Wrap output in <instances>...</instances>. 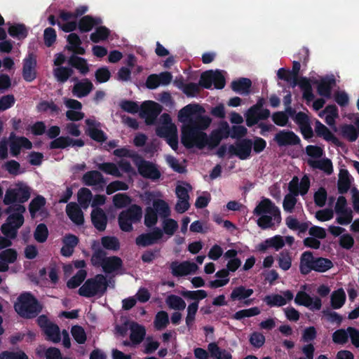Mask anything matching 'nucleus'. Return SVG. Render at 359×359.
Listing matches in <instances>:
<instances>
[{
	"label": "nucleus",
	"mask_w": 359,
	"mask_h": 359,
	"mask_svg": "<svg viewBox=\"0 0 359 359\" xmlns=\"http://www.w3.org/2000/svg\"><path fill=\"white\" fill-rule=\"evenodd\" d=\"M78 242L79 239L76 236L72 234L65 236L63 238V246L61 249L62 255L65 257H70Z\"/></svg>",
	"instance_id": "28"
},
{
	"label": "nucleus",
	"mask_w": 359,
	"mask_h": 359,
	"mask_svg": "<svg viewBox=\"0 0 359 359\" xmlns=\"http://www.w3.org/2000/svg\"><path fill=\"white\" fill-rule=\"evenodd\" d=\"M181 294L185 298L194 300L203 299L208 296L206 291L203 290H199L196 291L185 290L182 292Z\"/></svg>",
	"instance_id": "60"
},
{
	"label": "nucleus",
	"mask_w": 359,
	"mask_h": 359,
	"mask_svg": "<svg viewBox=\"0 0 359 359\" xmlns=\"http://www.w3.org/2000/svg\"><path fill=\"white\" fill-rule=\"evenodd\" d=\"M261 119L259 109L257 107H252L246 113V123L252 126Z\"/></svg>",
	"instance_id": "54"
},
{
	"label": "nucleus",
	"mask_w": 359,
	"mask_h": 359,
	"mask_svg": "<svg viewBox=\"0 0 359 359\" xmlns=\"http://www.w3.org/2000/svg\"><path fill=\"white\" fill-rule=\"evenodd\" d=\"M48 235L46 226L43 224H39L34 232V238L39 243H43L46 241Z\"/></svg>",
	"instance_id": "63"
},
{
	"label": "nucleus",
	"mask_w": 359,
	"mask_h": 359,
	"mask_svg": "<svg viewBox=\"0 0 359 359\" xmlns=\"http://www.w3.org/2000/svg\"><path fill=\"white\" fill-rule=\"evenodd\" d=\"M215 280L209 283V286L212 288L221 287L226 285L229 281V271L226 269H222L215 273Z\"/></svg>",
	"instance_id": "33"
},
{
	"label": "nucleus",
	"mask_w": 359,
	"mask_h": 359,
	"mask_svg": "<svg viewBox=\"0 0 359 359\" xmlns=\"http://www.w3.org/2000/svg\"><path fill=\"white\" fill-rule=\"evenodd\" d=\"M92 222L95 228L100 231H103L107 224V217L105 213L101 209L96 208L91 213Z\"/></svg>",
	"instance_id": "32"
},
{
	"label": "nucleus",
	"mask_w": 359,
	"mask_h": 359,
	"mask_svg": "<svg viewBox=\"0 0 359 359\" xmlns=\"http://www.w3.org/2000/svg\"><path fill=\"white\" fill-rule=\"evenodd\" d=\"M72 70L67 67H57L53 69V74L56 79L62 83L65 82L71 76Z\"/></svg>",
	"instance_id": "51"
},
{
	"label": "nucleus",
	"mask_w": 359,
	"mask_h": 359,
	"mask_svg": "<svg viewBox=\"0 0 359 359\" xmlns=\"http://www.w3.org/2000/svg\"><path fill=\"white\" fill-rule=\"evenodd\" d=\"M250 86V80L245 78L241 79L238 81H234L231 83L232 89L240 94L248 93Z\"/></svg>",
	"instance_id": "39"
},
{
	"label": "nucleus",
	"mask_w": 359,
	"mask_h": 359,
	"mask_svg": "<svg viewBox=\"0 0 359 359\" xmlns=\"http://www.w3.org/2000/svg\"><path fill=\"white\" fill-rule=\"evenodd\" d=\"M162 111L161 106L153 101H145L141 105L140 116L147 124H152Z\"/></svg>",
	"instance_id": "15"
},
{
	"label": "nucleus",
	"mask_w": 359,
	"mask_h": 359,
	"mask_svg": "<svg viewBox=\"0 0 359 359\" xmlns=\"http://www.w3.org/2000/svg\"><path fill=\"white\" fill-rule=\"evenodd\" d=\"M341 134L344 137L351 142L355 141L358 136L356 128L352 125H345L342 126Z\"/></svg>",
	"instance_id": "55"
},
{
	"label": "nucleus",
	"mask_w": 359,
	"mask_h": 359,
	"mask_svg": "<svg viewBox=\"0 0 359 359\" xmlns=\"http://www.w3.org/2000/svg\"><path fill=\"white\" fill-rule=\"evenodd\" d=\"M163 240V231L159 228H155L153 231L137 237L136 244L140 246L145 247L157 243Z\"/></svg>",
	"instance_id": "18"
},
{
	"label": "nucleus",
	"mask_w": 359,
	"mask_h": 359,
	"mask_svg": "<svg viewBox=\"0 0 359 359\" xmlns=\"http://www.w3.org/2000/svg\"><path fill=\"white\" fill-rule=\"evenodd\" d=\"M163 232L168 235L169 237L174 235L175 232L178 229V223L173 219H165L162 224Z\"/></svg>",
	"instance_id": "48"
},
{
	"label": "nucleus",
	"mask_w": 359,
	"mask_h": 359,
	"mask_svg": "<svg viewBox=\"0 0 359 359\" xmlns=\"http://www.w3.org/2000/svg\"><path fill=\"white\" fill-rule=\"evenodd\" d=\"M308 162L313 168L323 170L327 174H330L332 172V163L327 158L320 160L309 159Z\"/></svg>",
	"instance_id": "40"
},
{
	"label": "nucleus",
	"mask_w": 359,
	"mask_h": 359,
	"mask_svg": "<svg viewBox=\"0 0 359 359\" xmlns=\"http://www.w3.org/2000/svg\"><path fill=\"white\" fill-rule=\"evenodd\" d=\"M165 303L170 309L174 310H184L186 308V303L184 299L175 294L168 296Z\"/></svg>",
	"instance_id": "38"
},
{
	"label": "nucleus",
	"mask_w": 359,
	"mask_h": 359,
	"mask_svg": "<svg viewBox=\"0 0 359 359\" xmlns=\"http://www.w3.org/2000/svg\"><path fill=\"white\" fill-rule=\"evenodd\" d=\"M8 33L11 36L20 39L26 37L27 31L23 25L15 24L8 28Z\"/></svg>",
	"instance_id": "52"
},
{
	"label": "nucleus",
	"mask_w": 359,
	"mask_h": 359,
	"mask_svg": "<svg viewBox=\"0 0 359 359\" xmlns=\"http://www.w3.org/2000/svg\"><path fill=\"white\" fill-rule=\"evenodd\" d=\"M170 269L173 276H184L195 273L198 271V266L195 263L188 261L174 262L170 264Z\"/></svg>",
	"instance_id": "17"
},
{
	"label": "nucleus",
	"mask_w": 359,
	"mask_h": 359,
	"mask_svg": "<svg viewBox=\"0 0 359 359\" xmlns=\"http://www.w3.org/2000/svg\"><path fill=\"white\" fill-rule=\"evenodd\" d=\"M87 11V7L82 6L76 9L74 13L62 11L57 22L58 26L65 32H69L76 28V19Z\"/></svg>",
	"instance_id": "11"
},
{
	"label": "nucleus",
	"mask_w": 359,
	"mask_h": 359,
	"mask_svg": "<svg viewBox=\"0 0 359 359\" xmlns=\"http://www.w3.org/2000/svg\"><path fill=\"white\" fill-rule=\"evenodd\" d=\"M101 23L100 18L93 19L90 16L83 17L79 22V28L83 32H88L93 25Z\"/></svg>",
	"instance_id": "53"
},
{
	"label": "nucleus",
	"mask_w": 359,
	"mask_h": 359,
	"mask_svg": "<svg viewBox=\"0 0 359 359\" xmlns=\"http://www.w3.org/2000/svg\"><path fill=\"white\" fill-rule=\"evenodd\" d=\"M82 182L86 185L91 187L102 186L104 184L102 175L96 170L86 172L82 177Z\"/></svg>",
	"instance_id": "26"
},
{
	"label": "nucleus",
	"mask_w": 359,
	"mask_h": 359,
	"mask_svg": "<svg viewBox=\"0 0 359 359\" xmlns=\"http://www.w3.org/2000/svg\"><path fill=\"white\" fill-rule=\"evenodd\" d=\"M253 214L258 219L257 224L262 229H275L281 222L280 209L269 198H262L256 205Z\"/></svg>",
	"instance_id": "2"
},
{
	"label": "nucleus",
	"mask_w": 359,
	"mask_h": 359,
	"mask_svg": "<svg viewBox=\"0 0 359 359\" xmlns=\"http://www.w3.org/2000/svg\"><path fill=\"white\" fill-rule=\"evenodd\" d=\"M30 189L24 183H18L6 192L4 203L6 205L19 202L24 203L30 198Z\"/></svg>",
	"instance_id": "9"
},
{
	"label": "nucleus",
	"mask_w": 359,
	"mask_h": 359,
	"mask_svg": "<svg viewBox=\"0 0 359 359\" xmlns=\"http://www.w3.org/2000/svg\"><path fill=\"white\" fill-rule=\"evenodd\" d=\"M97 168L107 175L120 177L122 174L118 167L114 163H103L97 165Z\"/></svg>",
	"instance_id": "41"
},
{
	"label": "nucleus",
	"mask_w": 359,
	"mask_h": 359,
	"mask_svg": "<svg viewBox=\"0 0 359 359\" xmlns=\"http://www.w3.org/2000/svg\"><path fill=\"white\" fill-rule=\"evenodd\" d=\"M214 84L215 87L222 89L224 87V76L220 71H208L202 74L200 79V85L205 88H211Z\"/></svg>",
	"instance_id": "13"
},
{
	"label": "nucleus",
	"mask_w": 359,
	"mask_h": 359,
	"mask_svg": "<svg viewBox=\"0 0 359 359\" xmlns=\"http://www.w3.org/2000/svg\"><path fill=\"white\" fill-rule=\"evenodd\" d=\"M69 45L67 48L76 54L83 55L85 53L84 49L81 46V40L76 34H70L67 36Z\"/></svg>",
	"instance_id": "36"
},
{
	"label": "nucleus",
	"mask_w": 359,
	"mask_h": 359,
	"mask_svg": "<svg viewBox=\"0 0 359 359\" xmlns=\"http://www.w3.org/2000/svg\"><path fill=\"white\" fill-rule=\"evenodd\" d=\"M86 275L87 273L85 270L81 269L79 271L78 273L67 282V287L69 288L77 287L86 278Z\"/></svg>",
	"instance_id": "58"
},
{
	"label": "nucleus",
	"mask_w": 359,
	"mask_h": 359,
	"mask_svg": "<svg viewBox=\"0 0 359 359\" xmlns=\"http://www.w3.org/2000/svg\"><path fill=\"white\" fill-rule=\"evenodd\" d=\"M332 266V262L330 259L320 257L316 259L313 269L318 272H325Z\"/></svg>",
	"instance_id": "50"
},
{
	"label": "nucleus",
	"mask_w": 359,
	"mask_h": 359,
	"mask_svg": "<svg viewBox=\"0 0 359 359\" xmlns=\"http://www.w3.org/2000/svg\"><path fill=\"white\" fill-rule=\"evenodd\" d=\"M135 165L139 173L146 178L157 180L160 177V172L154 164L144 161L140 156H135Z\"/></svg>",
	"instance_id": "14"
},
{
	"label": "nucleus",
	"mask_w": 359,
	"mask_h": 359,
	"mask_svg": "<svg viewBox=\"0 0 359 359\" xmlns=\"http://www.w3.org/2000/svg\"><path fill=\"white\" fill-rule=\"evenodd\" d=\"M315 132L318 136L323 137L325 140L332 141L334 139V135L319 121H316Z\"/></svg>",
	"instance_id": "46"
},
{
	"label": "nucleus",
	"mask_w": 359,
	"mask_h": 359,
	"mask_svg": "<svg viewBox=\"0 0 359 359\" xmlns=\"http://www.w3.org/2000/svg\"><path fill=\"white\" fill-rule=\"evenodd\" d=\"M310 187V181L306 175H304L300 182L297 177H293L289 184V190L294 196L304 195L307 193Z\"/></svg>",
	"instance_id": "21"
},
{
	"label": "nucleus",
	"mask_w": 359,
	"mask_h": 359,
	"mask_svg": "<svg viewBox=\"0 0 359 359\" xmlns=\"http://www.w3.org/2000/svg\"><path fill=\"white\" fill-rule=\"evenodd\" d=\"M294 297L290 290H285L281 294H273L264 297V301L269 306H282L292 301Z\"/></svg>",
	"instance_id": "20"
},
{
	"label": "nucleus",
	"mask_w": 359,
	"mask_h": 359,
	"mask_svg": "<svg viewBox=\"0 0 359 359\" xmlns=\"http://www.w3.org/2000/svg\"><path fill=\"white\" fill-rule=\"evenodd\" d=\"M91 262L95 266H101L105 273H113L118 271L122 265L121 259L118 257H106L103 252L94 253Z\"/></svg>",
	"instance_id": "7"
},
{
	"label": "nucleus",
	"mask_w": 359,
	"mask_h": 359,
	"mask_svg": "<svg viewBox=\"0 0 359 359\" xmlns=\"http://www.w3.org/2000/svg\"><path fill=\"white\" fill-rule=\"evenodd\" d=\"M86 123L87 126L86 133L92 139L97 142H103L106 140L104 133L100 130V123L96 120L88 118L86 120Z\"/></svg>",
	"instance_id": "23"
},
{
	"label": "nucleus",
	"mask_w": 359,
	"mask_h": 359,
	"mask_svg": "<svg viewBox=\"0 0 359 359\" xmlns=\"http://www.w3.org/2000/svg\"><path fill=\"white\" fill-rule=\"evenodd\" d=\"M45 199L42 196H37L29 204V212L32 217H35L45 205Z\"/></svg>",
	"instance_id": "47"
},
{
	"label": "nucleus",
	"mask_w": 359,
	"mask_h": 359,
	"mask_svg": "<svg viewBox=\"0 0 359 359\" xmlns=\"http://www.w3.org/2000/svg\"><path fill=\"white\" fill-rule=\"evenodd\" d=\"M191 187L184 182H178L175 188V194L178 198L175 205V210L179 213H183L189 208V195Z\"/></svg>",
	"instance_id": "12"
},
{
	"label": "nucleus",
	"mask_w": 359,
	"mask_h": 359,
	"mask_svg": "<svg viewBox=\"0 0 359 359\" xmlns=\"http://www.w3.org/2000/svg\"><path fill=\"white\" fill-rule=\"evenodd\" d=\"M274 139L280 146L293 145L299 142V138L293 132L288 130L278 133Z\"/></svg>",
	"instance_id": "25"
},
{
	"label": "nucleus",
	"mask_w": 359,
	"mask_h": 359,
	"mask_svg": "<svg viewBox=\"0 0 359 359\" xmlns=\"http://www.w3.org/2000/svg\"><path fill=\"white\" fill-rule=\"evenodd\" d=\"M208 351L212 357L215 359H232L230 352L221 349L216 343H210L208 346Z\"/></svg>",
	"instance_id": "34"
},
{
	"label": "nucleus",
	"mask_w": 359,
	"mask_h": 359,
	"mask_svg": "<svg viewBox=\"0 0 359 359\" xmlns=\"http://www.w3.org/2000/svg\"><path fill=\"white\" fill-rule=\"evenodd\" d=\"M278 262V266L281 269L287 271L291 267L292 265L291 256L287 252H281L279 255Z\"/></svg>",
	"instance_id": "64"
},
{
	"label": "nucleus",
	"mask_w": 359,
	"mask_h": 359,
	"mask_svg": "<svg viewBox=\"0 0 359 359\" xmlns=\"http://www.w3.org/2000/svg\"><path fill=\"white\" fill-rule=\"evenodd\" d=\"M294 302L298 305L304 306L311 310L318 311L321 309L322 302L318 297H311L304 291H299L297 292Z\"/></svg>",
	"instance_id": "16"
},
{
	"label": "nucleus",
	"mask_w": 359,
	"mask_h": 359,
	"mask_svg": "<svg viewBox=\"0 0 359 359\" xmlns=\"http://www.w3.org/2000/svg\"><path fill=\"white\" fill-rule=\"evenodd\" d=\"M10 150L13 156L19 154L21 148L30 149L32 147V142L23 137H16L13 133L10 135Z\"/></svg>",
	"instance_id": "22"
},
{
	"label": "nucleus",
	"mask_w": 359,
	"mask_h": 359,
	"mask_svg": "<svg viewBox=\"0 0 359 359\" xmlns=\"http://www.w3.org/2000/svg\"><path fill=\"white\" fill-rule=\"evenodd\" d=\"M93 83L88 79H83L77 82L72 89V93L76 97L81 98L86 96L93 89Z\"/></svg>",
	"instance_id": "27"
},
{
	"label": "nucleus",
	"mask_w": 359,
	"mask_h": 359,
	"mask_svg": "<svg viewBox=\"0 0 359 359\" xmlns=\"http://www.w3.org/2000/svg\"><path fill=\"white\" fill-rule=\"evenodd\" d=\"M113 203L116 208H121L129 205L131 203V199L126 194H118L114 196Z\"/></svg>",
	"instance_id": "61"
},
{
	"label": "nucleus",
	"mask_w": 359,
	"mask_h": 359,
	"mask_svg": "<svg viewBox=\"0 0 359 359\" xmlns=\"http://www.w3.org/2000/svg\"><path fill=\"white\" fill-rule=\"evenodd\" d=\"M36 60L32 55H29L24 60L22 74L27 81H32L36 78Z\"/></svg>",
	"instance_id": "24"
},
{
	"label": "nucleus",
	"mask_w": 359,
	"mask_h": 359,
	"mask_svg": "<svg viewBox=\"0 0 359 359\" xmlns=\"http://www.w3.org/2000/svg\"><path fill=\"white\" fill-rule=\"evenodd\" d=\"M25 211V207L20 204H14L8 207L6 212L9 215L1 226V231L4 235L11 238L16 237L18 230L24 223L23 214Z\"/></svg>",
	"instance_id": "3"
},
{
	"label": "nucleus",
	"mask_w": 359,
	"mask_h": 359,
	"mask_svg": "<svg viewBox=\"0 0 359 359\" xmlns=\"http://www.w3.org/2000/svg\"><path fill=\"white\" fill-rule=\"evenodd\" d=\"M130 329V341L133 344H139L142 342L145 335V329L143 326L137 323H132Z\"/></svg>",
	"instance_id": "31"
},
{
	"label": "nucleus",
	"mask_w": 359,
	"mask_h": 359,
	"mask_svg": "<svg viewBox=\"0 0 359 359\" xmlns=\"http://www.w3.org/2000/svg\"><path fill=\"white\" fill-rule=\"evenodd\" d=\"M48 339L54 343L58 342L60 339V329L57 325L51 323L43 330Z\"/></svg>",
	"instance_id": "49"
},
{
	"label": "nucleus",
	"mask_w": 359,
	"mask_h": 359,
	"mask_svg": "<svg viewBox=\"0 0 359 359\" xmlns=\"http://www.w3.org/2000/svg\"><path fill=\"white\" fill-rule=\"evenodd\" d=\"M346 301V293L342 288L334 291L330 297L331 306L334 309H339L343 306Z\"/></svg>",
	"instance_id": "35"
},
{
	"label": "nucleus",
	"mask_w": 359,
	"mask_h": 359,
	"mask_svg": "<svg viewBox=\"0 0 359 359\" xmlns=\"http://www.w3.org/2000/svg\"><path fill=\"white\" fill-rule=\"evenodd\" d=\"M169 322L168 315L165 311H159L157 313L154 325L157 330H162L167 326Z\"/></svg>",
	"instance_id": "56"
},
{
	"label": "nucleus",
	"mask_w": 359,
	"mask_h": 359,
	"mask_svg": "<svg viewBox=\"0 0 359 359\" xmlns=\"http://www.w3.org/2000/svg\"><path fill=\"white\" fill-rule=\"evenodd\" d=\"M316 259H314L311 252H305L302 255L300 260V271L303 274H307L313 270V265Z\"/></svg>",
	"instance_id": "29"
},
{
	"label": "nucleus",
	"mask_w": 359,
	"mask_h": 359,
	"mask_svg": "<svg viewBox=\"0 0 359 359\" xmlns=\"http://www.w3.org/2000/svg\"><path fill=\"white\" fill-rule=\"evenodd\" d=\"M142 216V208L137 205H133L128 210L121 212L118 216L121 229L124 231H130L133 229V224L140 222Z\"/></svg>",
	"instance_id": "8"
},
{
	"label": "nucleus",
	"mask_w": 359,
	"mask_h": 359,
	"mask_svg": "<svg viewBox=\"0 0 359 359\" xmlns=\"http://www.w3.org/2000/svg\"><path fill=\"white\" fill-rule=\"evenodd\" d=\"M158 215L151 207L147 208L144 217L145 225L149 227L155 225L158 221Z\"/></svg>",
	"instance_id": "62"
},
{
	"label": "nucleus",
	"mask_w": 359,
	"mask_h": 359,
	"mask_svg": "<svg viewBox=\"0 0 359 359\" xmlns=\"http://www.w3.org/2000/svg\"><path fill=\"white\" fill-rule=\"evenodd\" d=\"M205 109L197 104H189L181 109L178 120L182 123V142L188 147H196L202 149L205 146L213 148L218 145L222 137L219 132H214L210 138L203 132L211 123V118L205 115Z\"/></svg>",
	"instance_id": "1"
},
{
	"label": "nucleus",
	"mask_w": 359,
	"mask_h": 359,
	"mask_svg": "<svg viewBox=\"0 0 359 359\" xmlns=\"http://www.w3.org/2000/svg\"><path fill=\"white\" fill-rule=\"evenodd\" d=\"M252 294V289L245 288L243 286H238L233 289L230 294V298L233 301L242 300L250 297Z\"/></svg>",
	"instance_id": "37"
},
{
	"label": "nucleus",
	"mask_w": 359,
	"mask_h": 359,
	"mask_svg": "<svg viewBox=\"0 0 359 359\" xmlns=\"http://www.w3.org/2000/svg\"><path fill=\"white\" fill-rule=\"evenodd\" d=\"M146 194L148 196L149 198H155L153 201L152 208L159 217L166 218L170 216V208L169 205L166 201L158 198L161 196L160 192L147 193Z\"/></svg>",
	"instance_id": "19"
},
{
	"label": "nucleus",
	"mask_w": 359,
	"mask_h": 359,
	"mask_svg": "<svg viewBox=\"0 0 359 359\" xmlns=\"http://www.w3.org/2000/svg\"><path fill=\"white\" fill-rule=\"evenodd\" d=\"M252 142L250 140H243L238 142L234 145L229 147H222L219 151L218 154L222 156L226 153V150L232 155L238 156L241 160H245L250 156L252 151Z\"/></svg>",
	"instance_id": "10"
},
{
	"label": "nucleus",
	"mask_w": 359,
	"mask_h": 359,
	"mask_svg": "<svg viewBox=\"0 0 359 359\" xmlns=\"http://www.w3.org/2000/svg\"><path fill=\"white\" fill-rule=\"evenodd\" d=\"M78 201L83 208H87L92 200V193L87 188H81L77 193Z\"/></svg>",
	"instance_id": "45"
},
{
	"label": "nucleus",
	"mask_w": 359,
	"mask_h": 359,
	"mask_svg": "<svg viewBox=\"0 0 359 359\" xmlns=\"http://www.w3.org/2000/svg\"><path fill=\"white\" fill-rule=\"evenodd\" d=\"M66 212L71 220L77 224H80L83 221V216L81 209L74 203H69L66 207Z\"/></svg>",
	"instance_id": "30"
},
{
	"label": "nucleus",
	"mask_w": 359,
	"mask_h": 359,
	"mask_svg": "<svg viewBox=\"0 0 359 359\" xmlns=\"http://www.w3.org/2000/svg\"><path fill=\"white\" fill-rule=\"evenodd\" d=\"M109 34V30L105 27H100L97 28L93 33L90 35V39L95 42L97 43L100 41H103L107 38Z\"/></svg>",
	"instance_id": "57"
},
{
	"label": "nucleus",
	"mask_w": 359,
	"mask_h": 359,
	"mask_svg": "<svg viewBox=\"0 0 359 359\" xmlns=\"http://www.w3.org/2000/svg\"><path fill=\"white\" fill-rule=\"evenodd\" d=\"M15 311L22 317L30 318L36 316L41 309L37 301L29 293L19 296L14 305Z\"/></svg>",
	"instance_id": "5"
},
{
	"label": "nucleus",
	"mask_w": 359,
	"mask_h": 359,
	"mask_svg": "<svg viewBox=\"0 0 359 359\" xmlns=\"http://www.w3.org/2000/svg\"><path fill=\"white\" fill-rule=\"evenodd\" d=\"M69 62L82 74H86L89 70L88 64L83 58L73 55L69 58Z\"/></svg>",
	"instance_id": "42"
},
{
	"label": "nucleus",
	"mask_w": 359,
	"mask_h": 359,
	"mask_svg": "<svg viewBox=\"0 0 359 359\" xmlns=\"http://www.w3.org/2000/svg\"><path fill=\"white\" fill-rule=\"evenodd\" d=\"M156 134L165 137L171 148L176 151L178 147L177 130L176 126L172 123L170 116L163 114L160 118V124L156 128Z\"/></svg>",
	"instance_id": "6"
},
{
	"label": "nucleus",
	"mask_w": 359,
	"mask_h": 359,
	"mask_svg": "<svg viewBox=\"0 0 359 359\" xmlns=\"http://www.w3.org/2000/svg\"><path fill=\"white\" fill-rule=\"evenodd\" d=\"M351 180L347 170H341L339 172L338 188L341 193H344L348 191L350 187Z\"/></svg>",
	"instance_id": "44"
},
{
	"label": "nucleus",
	"mask_w": 359,
	"mask_h": 359,
	"mask_svg": "<svg viewBox=\"0 0 359 359\" xmlns=\"http://www.w3.org/2000/svg\"><path fill=\"white\" fill-rule=\"evenodd\" d=\"M107 278L102 274H98L88 279L79 288V293L86 297H101L107 291Z\"/></svg>",
	"instance_id": "4"
},
{
	"label": "nucleus",
	"mask_w": 359,
	"mask_h": 359,
	"mask_svg": "<svg viewBox=\"0 0 359 359\" xmlns=\"http://www.w3.org/2000/svg\"><path fill=\"white\" fill-rule=\"evenodd\" d=\"M128 189V186L126 183L121 181H114L108 184L106 188V192L107 194L110 195L117 191H125Z\"/></svg>",
	"instance_id": "59"
},
{
	"label": "nucleus",
	"mask_w": 359,
	"mask_h": 359,
	"mask_svg": "<svg viewBox=\"0 0 359 359\" xmlns=\"http://www.w3.org/2000/svg\"><path fill=\"white\" fill-rule=\"evenodd\" d=\"M319 116L325 117L327 124L333 126L334 124V120L337 116V110L334 106H328L325 110L320 112Z\"/></svg>",
	"instance_id": "43"
}]
</instances>
